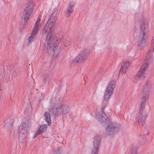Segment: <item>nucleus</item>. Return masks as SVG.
<instances>
[{"mask_svg": "<svg viewBox=\"0 0 154 154\" xmlns=\"http://www.w3.org/2000/svg\"><path fill=\"white\" fill-rule=\"evenodd\" d=\"M116 83V82L115 80H112L107 86L106 91L105 93L104 100L102 103V113H98L95 116L96 119L101 123L106 125L107 124V127L106 128V134L108 135L113 133L116 127V125L114 123L109 122V120L104 113L103 111L108 103V100L113 93Z\"/></svg>", "mask_w": 154, "mask_h": 154, "instance_id": "1", "label": "nucleus"}, {"mask_svg": "<svg viewBox=\"0 0 154 154\" xmlns=\"http://www.w3.org/2000/svg\"><path fill=\"white\" fill-rule=\"evenodd\" d=\"M151 84L149 81L146 82L145 86L143 88L142 95V99L141 100V106L140 112L138 116L137 122L140 127L143 126L145 123L146 114L143 111L144 106L146 100L147 98L150 91Z\"/></svg>", "mask_w": 154, "mask_h": 154, "instance_id": "2", "label": "nucleus"}, {"mask_svg": "<svg viewBox=\"0 0 154 154\" xmlns=\"http://www.w3.org/2000/svg\"><path fill=\"white\" fill-rule=\"evenodd\" d=\"M57 19L56 15L52 13L44 26L42 32L43 36L46 35V43L49 47L52 40L54 33V25Z\"/></svg>", "mask_w": 154, "mask_h": 154, "instance_id": "3", "label": "nucleus"}, {"mask_svg": "<svg viewBox=\"0 0 154 154\" xmlns=\"http://www.w3.org/2000/svg\"><path fill=\"white\" fill-rule=\"evenodd\" d=\"M140 30L137 44L138 48L141 49L146 44V39L148 32V23L147 20L142 18L140 20Z\"/></svg>", "mask_w": 154, "mask_h": 154, "instance_id": "4", "label": "nucleus"}, {"mask_svg": "<svg viewBox=\"0 0 154 154\" xmlns=\"http://www.w3.org/2000/svg\"><path fill=\"white\" fill-rule=\"evenodd\" d=\"M154 51L150 50L147 54L144 63L137 74V76L139 79H143L145 77L146 74L149 69L148 66L152 59V53Z\"/></svg>", "mask_w": 154, "mask_h": 154, "instance_id": "5", "label": "nucleus"}, {"mask_svg": "<svg viewBox=\"0 0 154 154\" xmlns=\"http://www.w3.org/2000/svg\"><path fill=\"white\" fill-rule=\"evenodd\" d=\"M30 125L29 123H23L22 124V129L20 130L18 135L20 141L27 138L29 131L30 129Z\"/></svg>", "mask_w": 154, "mask_h": 154, "instance_id": "6", "label": "nucleus"}, {"mask_svg": "<svg viewBox=\"0 0 154 154\" xmlns=\"http://www.w3.org/2000/svg\"><path fill=\"white\" fill-rule=\"evenodd\" d=\"M33 11V8L25 7L22 20V23H23V25L26 24V21L29 18Z\"/></svg>", "mask_w": 154, "mask_h": 154, "instance_id": "7", "label": "nucleus"}, {"mask_svg": "<svg viewBox=\"0 0 154 154\" xmlns=\"http://www.w3.org/2000/svg\"><path fill=\"white\" fill-rule=\"evenodd\" d=\"M40 21L41 19L38 18L31 32V36H29L28 38V41L30 43H31L33 41L34 38V36L36 34L38 30L40 29L41 24H40Z\"/></svg>", "mask_w": 154, "mask_h": 154, "instance_id": "8", "label": "nucleus"}, {"mask_svg": "<svg viewBox=\"0 0 154 154\" xmlns=\"http://www.w3.org/2000/svg\"><path fill=\"white\" fill-rule=\"evenodd\" d=\"M89 54V52L87 50L82 51L75 58L74 62L77 63H81L84 61Z\"/></svg>", "mask_w": 154, "mask_h": 154, "instance_id": "9", "label": "nucleus"}, {"mask_svg": "<svg viewBox=\"0 0 154 154\" xmlns=\"http://www.w3.org/2000/svg\"><path fill=\"white\" fill-rule=\"evenodd\" d=\"M61 105L60 104L55 105L51 109H49V112L54 116H59L62 113Z\"/></svg>", "mask_w": 154, "mask_h": 154, "instance_id": "10", "label": "nucleus"}, {"mask_svg": "<svg viewBox=\"0 0 154 154\" xmlns=\"http://www.w3.org/2000/svg\"><path fill=\"white\" fill-rule=\"evenodd\" d=\"M74 5L75 3L73 2H70L69 3L67 8L65 12V15L66 17H69L70 14L73 12Z\"/></svg>", "mask_w": 154, "mask_h": 154, "instance_id": "11", "label": "nucleus"}, {"mask_svg": "<svg viewBox=\"0 0 154 154\" xmlns=\"http://www.w3.org/2000/svg\"><path fill=\"white\" fill-rule=\"evenodd\" d=\"M132 61L131 60L129 61H124L122 63L121 68L120 69V72L124 74L126 72L127 69L129 66L130 64H131Z\"/></svg>", "mask_w": 154, "mask_h": 154, "instance_id": "12", "label": "nucleus"}, {"mask_svg": "<svg viewBox=\"0 0 154 154\" xmlns=\"http://www.w3.org/2000/svg\"><path fill=\"white\" fill-rule=\"evenodd\" d=\"M101 139V136L99 135L95 136L93 139V146L99 147Z\"/></svg>", "mask_w": 154, "mask_h": 154, "instance_id": "13", "label": "nucleus"}, {"mask_svg": "<svg viewBox=\"0 0 154 154\" xmlns=\"http://www.w3.org/2000/svg\"><path fill=\"white\" fill-rule=\"evenodd\" d=\"M47 127V125L43 124L40 126L39 128L37 131L40 134L43 133L46 129Z\"/></svg>", "mask_w": 154, "mask_h": 154, "instance_id": "14", "label": "nucleus"}, {"mask_svg": "<svg viewBox=\"0 0 154 154\" xmlns=\"http://www.w3.org/2000/svg\"><path fill=\"white\" fill-rule=\"evenodd\" d=\"M44 116L45 118L46 121L48 125H50L51 123V121L50 114L47 112H45L44 114Z\"/></svg>", "mask_w": 154, "mask_h": 154, "instance_id": "15", "label": "nucleus"}, {"mask_svg": "<svg viewBox=\"0 0 154 154\" xmlns=\"http://www.w3.org/2000/svg\"><path fill=\"white\" fill-rule=\"evenodd\" d=\"M62 112L64 114H66L69 112V107L66 105H61Z\"/></svg>", "mask_w": 154, "mask_h": 154, "instance_id": "16", "label": "nucleus"}, {"mask_svg": "<svg viewBox=\"0 0 154 154\" xmlns=\"http://www.w3.org/2000/svg\"><path fill=\"white\" fill-rule=\"evenodd\" d=\"M34 5L33 2L32 0H28L25 7L33 8Z\"/></svg>", "mask_w": 154, "mask_h": 154, "instance_id": "17", "label": "nucleus"}, {"mask_svg": "<svg viewBox=\"0 0 154 154\" xmlns=\"http://www.w3.org/2000/svg\"><path fill=\"white\" fill-rule=\"evenodd\" d=\"M98 150V147L93 146L91 150V154H97Z\"/></svg>", "mask_w": 154, "mask_h": 154, "instance_id": "18", "label": "nucleus"}, {"mask_svg": "<svg viewBox=\"0 0 154 154\" xmlns=\"http://www.w3.org/2000/svg\"><path fill=\"white\" fill-rule=\"evenodd\" d=\"M150 50L154 51V37L153 38L152 41L151 48Z\"/></svg>", "mask_w": 154, "mask_h": 154, "instance_id": "19", "label": "nucleus"}, {"mask_svg": "<svg viewBox=\"0 0 154 154\" xmlns=\"http://www.w3.org/2000/svg\"><path fill=\"white\" fill-rule=\"evenodd\" d=\"M63 42L64 45L65 46H67L70 44V42L66 39L64 40Z\"/></svg>", "mask_w": 154, "mask_h": 154, "instance_id": "20", "label": "nucleus"}, {"mask_svg": "<svg viewBox=\"0 0 154 154\" xmlns=\"http://www.w3.org/2000/svg\"><path fill=\"white\" fill-rule=\"evenodd\" d=\"M54 154H61L60 152L59 149L55 150L54 152Z\"/></svg>", "mask_w": 154, "mask_h": 154, "instance_id": "21", "label": "nucleus"}, {"mask_svg": "<svg viewBox=\"0 0 154 154\" xmlns=\"http://www.w3.org/2000/svg\"><path fill=\"white\" fill-rule=\"evenodd\" d=\"M39 134V133L37 131L36 133L34 134V135L33 136V139L35 138L37 135H39V134Z\"/></svg>", "mask_w": 154, "mask_h": 154, "instance_id": "22", "label": "nucleus"}, {"mask_svg": "<svg viewBox=\"0 0 154 154\" xmlns=\"http://www.w3.org/2000/svg\"><path fill=\"white\" fill-rule=\"evenodd\" d=\"M131 154H138L137 150L133 149L131 152Z\"/></svg>", "mask_w": 154, "mask_h": 154, "instance_id": "23", "label": "nucleus"}, {"mask_svg": "<svg viewBox=\"0 0 154 154\" xmlns=\"http://www.w3.org/2000/svg\"><path fill=\"white\" fill-rule=\"evenodd\" d=\"M57 43H56L55 44H54V45L53 46V50L54 51V52H55V50L54 49V48H55L57 46Z\"/></svg>", "mask_w": 154, "mask_h": 154, "instance_id": "24", "label": "nucleus"}, {"mask_svg": "<svg viewBox=\"0 0 154 154\" xmlns=\"http://www.w3.org/2000/svg\"><path fill=\"white\" fill-rule=\"evenodd\" d=\"M13 119L12 118V119H11V121H10L9 123L10 124V125L11 126H12V124L13 122Z\"/></svg>", "mask_w": 154, "mask_h": 154, "instance_id": "25", "label": "nucleus"}, {"mask_svg": "<svg viewBox=\"0 0 154 154\" xmlns=\"http://www.w3.org/2000/svg\"><path fill=\"white\" fill-rule=\"evenodd\" d=\"M103 70V69H100V72L101 73H102Z\"/></svg>", "mask_w": 154, "mask_h": 154, "instance_id": "26", "label": "nucleus"}, {"mask_svg": "<svg viewBox=\"0 0 154 154\" xmlns=\"http://www.w3.org/2000/svg\"><path fill=\"white\" fill-rule=\"evenodd\" d=\"M53 56L54 57H57V55H55V53H54V54H53Z\"/></svg>", "mask_w": 154, "mask_h": 154, "instance_id": "27", "label": "nucleus"}, {"mask_svg": "<svg viewBox=\"0 0 154 154\" xmlns=\"http://www.w3.org/2000/svg\"><path fill=\"white\" fill-rule=\"evenodd\" d=\"M8 125V123H7L6 124H5V126H7Z\"/></svg>", "mask_w": 154, "mask_h": 154, "instance_id": "28", "label": "nucleus"}]
</instances>
